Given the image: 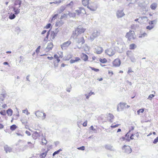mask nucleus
<instances>
[{
	"instance_id": "obj_1",
	"label": "nucleus",
	"mask_w": 158,
	"mask_h": 158,
	"mask_svg": "<svg viewBox=\"0 0 158 158\" xmlns=\"http://www.w3.org/2000/svg\"><path fill=\"white\" fill-rule=\"evenodd\" d=\"M85 31V29H84L81 26H78L75 30L73 31L71 38L75 39L77 38V37H78L80 34L84 33Z\"/></svg>"
},
{
	"instance_id": "obj_2",
	"label": "nucleus",
	"mask_w": 158,
	"mask_h": 158,
	"mask_svg": "<svg viewBox=\"0 0 158 158\" xmlns=\"http://www.w3.org/2000/svg\"><path fill=\"white\" fill-rule=\"evenodd\" d=\"M13 2L14 4L12 7L13 11L15 14L18 15L20 13V9L19 8L21 6L22 1L20 0H14Z\"/></svg>"
},
{
	"instance_id": "obj_3",
	"label": "nucleus",
	"mask_w": 158,
	"mask_h": 158,
	"mask_svg": "<svg viewBox=\"0 0 158 158\" xmlns=\"http://www.w3.org/2000/svg\"><path fill=\"white\" fill-rule=\"evenodd\" d=\"M126 37L127 38L128 40L130 41L132 40H135L136 38V35L134 31L130 30L127 33Z\"/></svg>"
},
{
	"instance_id": "obj_4",
	"label": "nucleus",
	"mask_w": 158,
	"mask_h": 158,
	"mask_svg": "<svg viewBox=\"0 0 158 158\" xmlns=\"http://www.w3.org/2000/svg\"><path fill=\"white\" fill-rule=\"evenodd\" d=\"M35 114L38 118H41L43 120L44 119L46 116V114L45 113L39 111L35 112Z\"/></svg>"
},
{
	"instance_id": "obj_5",
	"label": "nucleus",
	"mask_w": 158,
	"mask_h": 158,
	"mask_svg": "<svg viewBox=\"0 0 158 158\" xmlns=\"http://www.w3.org/2000/svg\"><path fill=\"white\" fill-rule=\"evenodd\" d=\"M122 149L124 152L127 154L130 153L132 152L131 149L128 145H124L122 147Z\"/></svg>"
},
{
	"instance_id": "obj_6",
	"label": "nucleus",
	"mask_w": 158,
	"mask_h": 158,
	"mask_svg": "<svg viewBox=\"0 0 158 158\" xmlns=\"http://www.w3.org/2000/svg\"><path fill=\"white\" fill-rule=\"evenodd\" d=\"M100 35V32L98 31L95 30L90 37V39L91 41H93L96 37Z\"/></svg>"
},
{
	"instance_id": "obj_7",
	"label": "nucleus",
	"mask_w": 158,
	"mask_h": 158,
	"mask_svg": "<svg viewBox=\"0 0 158 158\" xmlns=\"http://www.w3.org/2000/svg\"><path fill=\"white\" fill-rule=\"evenodd\" d=\"M106 53L109 56H112L114 55L115 52V51L114 49L109 48L106 50L105 51Z\"/></svg>"
},
{
	"instance_id": "obj_8",
	"label": "nucleus",
	"mask_w": 158,
	"mask_h": 158,
	"mask_svg": "<svg viewBox=\"0 0 158 158\" xmlns=\"http://www.w3.org/2000/svg\"><path fill=\"white\" fill-rule=\"evenodd\" d=\"M71 43V42L70 40L64 43L61 45V48L62 50L66 49Z\"/></svg>"
},
{
	"instance_id": "obj_9",
	"label": "nucleus",
	"mask_w": 158,
	"mask_h": 158,
	"mask_svg": "<svg viewBox=\"0 0 158 158\" xmlns=\"http://www.w3.org/2000/svg\"><path fill=\"white\" fill-rule=\"evenodd\" d=\"M125 15L123 10H118L116 12V15L118 18H122Z\"/></svg>"
},
{
	"instance_id": "obj_10",
	"label": "nucleus",
	"mask_w": 158,
	"mask_h": 158,
	"mask_svg": "<svg viewBox=\"0 0 158 158\" xmlns=\"http://www.w3.org/2000/svg\"><path fill=\"white\" fill-rule=\"evenodd\" d=\"M113 64L114 66L118 67L121 64V61L119 59L117 58L113 61Z\"/></svg>"
},
{
	"instance_id": "obj_11",
	"label": "nucleus",
	"mask_w": 158,
	"mask_h": 158,
	"mask_svg": "<svg viewBox=\"0 0 158 158\" xmlns=\"http://www.w3.org/2000/svg\"><path fill=\"white\" fill-rule=\"evenodd\" d=\"M76 41L78 44H80L81 43V44H83L85 43V40H84V38L83 37H82L80 38H78V37H77V38L75 39H74Z\"/></svg>"
},
{
	"instance_id": "obj_12",
	"label": "nucleus",
	"mask_w": 158,
	"mask_h": 158,
	"mask_svg": "<svg viewBox=\"0 0 158 158\" xmlns=\"http://www.w3.org/2000/svg\"><path fill=\"white\" fill-rule=\"evenodd\" d=\"M65 8L66 6H62L57 9L56 12L57 14H60L65 10Z\"/></svg>"
},
{
	"instance_id": "obj_13",
	"label": "nucleus",
	"mask_w": 158,
	"mask_h": 158,
	"mask_svg": "<svg viewBox=\"0 0 158 158\" xmlns=\"http://www.w3.org/2000/svg\"><path fill=\"white\" fill-rule=\"evenodd\" d=\"M40 133H38L36 131L35 132L32 134V137L35 139H36L37 138H39V137H40Z\"/></svg>"
},
{
	"instance_id": "obj_14",
	"label": "nucleus",
	"mask_w": 158,
	"mask_h": 158,
	"mask_svg": "<svg viewBox=\"0 0 158 158\" xmlns=\"http://www.w3.org/2000/svg\"><path fill=\"white\" fill-rule=\"evenodd\" d=\"M53 44L51 42L48 43L46 48V50L48 51L51 50L53 48Z\"/></svg>"
},
{
	"instance_id": "obj_15",
	"label": "nucleus",
	"mask_w": 158,
	"mask_h": 158,
	"mask_svg": "<svg viewBox=\"0 0 158 158\" xmlns=\"http://www.w3.org/2000/svg\"><path fill=\"white\" fill-rule=\"evenodd\" d=\"M80 60L81 59L79 57H76L74 59H71L70 61V62L71 64H73Z\"/></svg>"
},
{
	"instance_id": "obj_16",
	"label": "nucleus",
	"mask_w": 158,
	"mask_h": 158,
	"mask_svg": "<svg viewBox=\"0 0 158 158\" xmlns=\"http://www.w3.org/2000/svg\"><path fill=\"white\" fill-rule=\"evenodd\" d=\"M89 0H82V4L85 6H87L89 3L90 4L91 3V2L89 3Z\"/></svg>"
},
{
	"instance_id": "obj_17",
	"label": "nucleus",
	"mask_w": 158,
	"mask_h": 158,
	"mask_svg": "<svg viewBox=\"0 0 158 158\" xmlns=\"http://www.w3.org/2000/svg\"><path fill=\"white\" fill-rule=\"evenodd\" d=\"M127 103H126L120 102L118 106H119L120 109L121 110H123L125 108V106L126 105Z\"/></svg>"
},
{
	"instance_id": "obj_18",
	"label": "nucleus",
	"mask_w": 158,
	"mask_h": 158,
	"mask_svg": "<svg viewBox=\"0 0 158 158\" xmlns=\"http://www.w3.org/2000/svg\"><path fill=\"white\" fill-rule=\"evenodd\" d=\"M96 50V52L98 54H101L103 51L102 48L100 47H98Z\"/></svg>"
},
{
	"instance_id": "obj_19",
	"label": "nucleus",
	"mask_w": 158,
	"mask_h": 158,
	"mask_svg": "<svg viewBox=\"0 0 158 158\" xmlns=\"http://www.w3.org/2000/svg\"><path fill=\"white\" fill-rule=\"evenodd\" d=\"M4 149L6 151V153H7L8 152H10L12 151L11 148L7 146V145H6L4 147Z\"/></svg>"
},
{
	"instance_id": "obj_20",
	"label": "nucleus",
	"mask_w": 158,
	"mask_h": 158,
	"mask_svg": "<svg viewBox=\"0 0 158 158\" xmlns=\"http://www.w3.org/2000/svg\"><path fill=\"white\" fill-rule=\"evenodd\" d=\"M105 148L106 149L109 150L111 151H114L113 146L110 144H106L105 146Z\"/></svg>"
},
{
	"instance_id": "obj_21",
	"label": "nucleus",
	"mask_w": 158,
	"mask_h": 158,
	"mask_svg": "<svg viewBox=\"0 0 158 158\" xmlns=\"http://www.w3.org/2000/svg\"><path fill=\"white\" fill-rule=\"evenodd\" d=\"M6 113L9 116H11L13 113V110L9 108L6 110Z\"/></svg>"
},
{
	"instance_id": "obj_22",
	"label": "nucleus",
	"mask_w": 158,
	"mask_h": 158,
	"mask_svg": "<svg viewBox=\"0 0 158 158\" xmlns=\"http://www.w3.org/2000/svg\"><path fill=\"white\" fill-rule=\"evenodd\" d=\"M157 6V4L156 3H152L151 6L150 7L152 10H155Z\"/></svg>"
},
{
	"instance_id": "obj_23",
	"label": "nucleus",
	"mask_w": 158,
	"mask_h": 158,
	"mask_svg": "<svg viewBox=\"0 0 158 158\" xmlns=\"http://www.w3.org/2000/svg\"><path fill=\"white\" fill-rule=\"evenodd\" d=\"M15 14H13L12 13H11L10 15L9 16V18L10 19H15L16 16L15 15Z\"/></svg>"
},
{
	"instance_id": "obj_24",
	"label": "nucleus",
	"mask_w": 158,
	"mask_h": 158,
	"mask_svg": "<svg viewBox=\"0 0 158 158\" xmlns=\"http://www.w3.org/2000/svg\"><path fill=\"white\" fill-rule=\"evenodd\" d=\"M126 54L129 58L133 56V53L131 51H127Z\"/></svg>"
},
{
	"instance_id": "obj_25",
	"label": "nucleus",
	"mask_w": 158,
	"mask_h": 158,
	"mask_svg": "<svg viewBox=\"0 0 158 158\" xmlns=\"http://www.w3.org/2000/svg\"><path fill=\"white\" fill-rule=\"evenodd\" d=\"M56 36V35L54 33V32H52V31L51 34V40L52 41V40H54L55 37Z\"/></svg>"
},
{
	"instance_id": "obj_26",
	"label": "nucleus",
	"mask_w": 158,
	"mask_h": 158,
	"mask_svg": "<svg viewBox=\"0 0 158 158\" xmlns=\"http://www.w3.org/2000/svg\"><path fill=\"white\" fill-rule=\"evenodd\" d=\"M136 47V45L134 44H131L129 46L130 49H131V50L134 49Z\"/></svg>"
},
{
	"instance_id": "obj_27",
	"label": "nucleus",
	"mask_w": 158,
	"mask_h": 158,
	"mask_svg": "<svg viewBox=\"0 0 158 158\" xmlns=\"http://www.w3.org/2000/svg\"><path fill=\"white\" fill-rule=\"evenodd\" d=\"M87 8L88 9H89L91 11H95L96 10L97 7V6H96L94 7L91 8L90 6H89L88 5L87 6Z\"/></svg>"
},
{
	"instance_id": "obj_28",
	"label": "nucleus",
	"mask_w": 158,
	"mask_h": 158,
	"mask_svg": "<svg viewBox=\"0 0 158 158\" xmlns=\"http://www.w3.org/2000/svg\"><path fill=\"white\" fill-rule=\"evenodd\" d=\"M47 152L48 151H46L45 152L41 153L40 155V158H44L47 155Z\"/></svg>"
},
{
	"instance_id": "obj_29",
	"label": "nucleus",
	"mask_w": 158,
	"mask_h": 158,
	"mask_svg": "<svg viewBox=\"0 0 158 158\" xmlns=\"http://www.w3.org/2000/svg\"><path fill=\"white\" fill-rule=\"evenodd\" d=\"M17 127V126L15 125L14 124L10 127V129L12 131H14L16 128Z\"/></svg>"
},
{
	"instance_id": "obj_30",
	"label": "nucleus",
	"mask_w": 158,
	"mask_h": 158,
	"mask_svg": "<svg viewBox=\"0 0 158 158\" xmlns=\"http://www.w3.org/2000/svg\"><path fill=\"white\" fill-rule=\"evenodd\" d=\"M139 18L141 19L142 20H143V21H147L148 20L147 17L146 16L141 17Z\"/></svg>"
},
{
	"instance_id": "obj_31",
	"label": "nucleus",
	"mask_w": 158,
	"mask_h": 158,
	"mask_svg": "<svg viewBox=\"0 0 158 158\" xmlns=\"http://www.w3.org/2000/svg\"><path fill=\"white\" fill-rule=\"evenodd\" d=\"M73 1H71L69 3L67 4L66 5V6L69 7L70 8H72L73 7Z\"/></svg>"
},
{
	"instance_id": "obj_32",
	"label": "nucleus",
	"mask_w": 158,
	"mask_h": 158,
	"mask_svg": "<svg viewBox=\"0 0 158 158\" xmlns=\"http://www.w3.org/2000/svg\"><path fill=\"white\" fill-rule=\"evenodd\" d=\"M42 141H41V144L43 145H45L47 143V141L46 140L45 138L44 139H42Z\"/></svg>"
},
{
	"instance_id": "obj_33",
	"label": "nucleus",
	"mask_w": 158,
	"mask_h": 158,
	"mask_svg": "<svg viewBox=\"0 0 158 158\" xmlns=\"http://www.w3.org/2000/svg\"><path fill=\"white\" fill-rule=\"evenodd\" d=\"M108 116L110 117L111 119L110 120V121L112 122V121L111 120V119H113L114 117V116L111 114L109 113L108 114Z\"/></svg>"
},
{
	"instance_id": "obj_34",
	"label": "nucleus",
	"mask_w": 158,
	"mask_h": 158,
	"mask_svg": "<svg viewBox=\"0 0 158 158\" xmlns=\"http://www.w3.org/2000/svg\"><path fill=\"white\" fill-rule=\"evenodd\" d=\"M100 61L102 63H105L107 62V60L105 58H104L103 59H100Z\"/></svg>"
},
{
	"instance_id": "obj_35",
	"label": "nucleus",
	"mask_w": 158,
	"mask_h": 158,
	"mask_svg": "<svg viewBox=\"0 0 158 158\" xmlns=\"http://www.w3.org/2000/svg\"><path fill=\"white\" fill-rule=\"evenodd\" d=\"M157 22L156 20H155L152 21H149L148 23L150 25H152L154 23H156Z\"/></svg>"
},
{
	"instance_id": "obj_36",
	"label": "nucleus",
	"mask_w": 158,
	"mask_h": 158,
	"mask_svg": "<svg viewBox=\"0 0 158 158\" xmlns=\"http://www.w3.org/2000/svg\"><path fill=\"white\" fill-rule=\"evenodd\" d=\"M69 15L70 17H74L76 16V13H69Z\"/></svg>"
},
{
	"instance_id": "obj_37",
	"label": "nucleus",
	"mask_w": 158,
	"mask_h": 158,
	"mask_svg": "<svg viewBox=\"0 0 158 158\" xmlns=\"http://www.w3.org/2000/svg\"><path fill=\"white\" fill-rule=\"evenodd\" d=\"M130 59L131 60V61L132 62H135L136 61V60L133 56L130 57Z\"/></svg>"
},
{
	"instance_id": "obj_38",
	"label": "nucleus",
	"mask_w": 158,
	"mask_h": 158,
	"mask_svg": "<svg viewBox=\"0 0 158 158\" xmlns=\"http://www.w3.org/2000/svg\"><path fill=\"white\" fill-rule=\"evenodd\" d=\"M83 60L84 61H86L88 60V56L86 54H85L83 55Z\"/></svg>"
},
{
	"instance_id": "obj_39",
	"label": "nucleus",
	"mask_w": 158,
	"mask_h": 158,
	"mask_svg": "<svg viewBox=\"0 0 158 158\" xmlns=\"http://www.w3.org/2000/svg\"><path fill=\"white\" fill-rule=\"evenodd\" d=\"M154 27V26H148L146 27V29L149 30H151Z\"/></svg>"
},
{
	"instance_id": "obj_40",
	"label": "nucleus",
	"mask_w": 158,
	"mask_h": 158,
	"mask_svg": "<svg viewBox=\"0 0 158 158\" xmlns=\"http://www.w3.org/2000/svg\"><path fill=\"white\" fill-rule=\"evenodd\" d=\"M144 111L143 109H141L138 110L137 113L138 114H139L140 113H143Z\"/></svg>"
},
{
	"instance_id": "obj_41",
	"label": "nucleus",
	"mask_w": 158,
	"mask_h": 158,
	"mask_svg": "<svg viewBox=\"0 0 158 158\" xmlns=\"http://www.w3.org/2000/svg\"><path fill=\"white\" fill-rule=\"evenodd\" d=\"M67 15L65 14H64L63 15H61L60 17L61 19H63L64 18H67Z\"/></svg>"
},
{
	"instance_id": "obj_42",
	"label": "nucleus",
	"mask_w": 158,
	"mask_h": 158,
	"mask_svg": "<svg viewBox=\"0 0 158 158\" xmlns=\"http://www.w3.org/2000/svg\"><path fill=\"white\" fill-rule=\"evenodd\" d=\"M154 96L155 95L154 94H151L149 95L148 99L149 100H151L152 99V98L154 97Z\"/></svg>"
},
{
	"instance_id": "obj_43",
	"label": "nucleus",
	"mask_w": 158,
	"mask_h": 158,
	"mask_svg": "<svg viewBox=\"0 0 158 158\" xmlns=\"http://www.w3.org/2000/svg\"><path fill=\"white\" fill-rule=\"evenodd\" d=\"M40 46H39L38 48H37V49H36L35 52H36L38 54L40 52Z\"/></svg>"
},
{
	"instance_id": "obj_44",
	"label": "nucleus",
	"mask_w": 158,
	"mask_h": 158,
	"mask_svg": "<svg viewBox=\"0 0 158 158\" xmlns=\"http://www.w3.org/2000/svg\"><path fill=\"white\" fill-rule=\"evenodd\" d=\"M147 34L145 33H144L143 34H142L141 35H140L139 36V38H142L143 37H144L145 36H147Z\"/></svg>"
},
{
	"instance_id": "obj_45",
	"label": "nucleus",
	"mask_w": 158,
	"mask_h": 158,
	"mask_svg": "<svg viewBox=\"0 0 158 158\" xmlns=\"http://www.w3.org/2000/svg\"><path fill=\"white\" fill-rule=\"evenodd\" d=\"M90 68L93 70L95 72H98L99 71V69H96L94 67H90Z\"/></svg>"
},
{
	"instance_id": "obj_46",
	"label": "nucleus",
	"mask_w": 158,
	"mask_h": 158,
	"mask_svg": "<svg viewBox=\"0 0 158 158\" xmlns=\"http://www.w3.org/2000/svg\"><path fill=\"white\" fill-rule=\"evenodd\" d=\"M0 113L1 115H5L6 114L5 111V110H2L0 112Z\"/></svg>"
},
{
	"instance_id": "obj_47",
	"label": "nucleus",
	"mask_w": 158,
	"mask_h": 158,
	"mask_svg": "<svg viewBox=\"0 0 158 158\" xmlns=\"http://www.w3.org/2000/svg\"><path fill=\"white\" fill-rule=\"evenodd\" d=\"M158 142V136L157 137L156 139H155L153 141V143L154 144H156Z\"/></svg>"
},
{
	"instance_id": "obj_48",
	"label": "nucleus",
	"mask_w": 158,
	"mask_h": 158,
	"mask_svg": "<svg viewBox=\"0 0 158 158\" xmlns=\"http://www.w3.org/2000/svg\"><path fill=\"white\" fill-rule=\"evenodd\" d=\"M75 11L78 15L80 14L81 12V10L79 9L78 10H76Z\"/></svg>"
},
{
	"instance_id": "obj_49",
	"label": "nucleus",
	"mask_w": 158,
	"mask_h": 158,
	"mask_svg": "<svg viewBox=\"0 0 158 158\" xmlns=\"http://www.w3.org/2000/svg\"><path fill=\"white\" fill-rule=\"evenodd\" d=\"M16 133L18 136H23L24 135V134L22 133V132L19 133L18 132H16Z\"/></svg>"
},
{
	"instance_id": "obj_50",
	"label": "nucleus",
	"mask_w": 158,
	"mask_h": 158,
	"mask_svg": "<svg viewBox=\"0 0 158 158\" xmlns=\"http://www.w3.org/2000/svg\"><path fill=\"white\" fill-rule=\"evenodd\" d=\"M51 23H49L47 24V25L44 27V28L46 29H48L51 26Z\"/></svg>"
},
{
	"instance_id": "obj_51",
	"label": "nucleus",
	"mask_w": 158,
	"mask_h": 158,
	"mask_svg": "<svg viewBox=\"0 0 158 158\" xmlns=\"http://www.w3.org/2000/svg\"><path fill=\"white\" fill-rule=\"evenodd\" d=\"M119 125V124H116L115 125H113V124H112V125L110 127L111 128H114L118 127Z\"/></svg>"
},
{
	"instance_id": "obj_52",
	"label": "nucleus",
	"mask_w": 158,
	"mask_h": 158,
	"mask_svg": "<svg viewBox=\"0 0 158 158\" xmlns=\"http://www.w3.org/2000/svg\"><path fill=\"white\" fill-rule=\"evenodd\" d=\"M131 131V130H130L129 131H128V132L127 134L125 135V137L126 138H126L127 139H129V132Z\"/></svg>"
},
{
	"instance_id": "obj_53",
	"label": "nucleus",
	"mask_w": 158,
	"mask_h": 158,
	"mask_svg": "<svg viewBox=\"0 0 158 158\" xmlns=\"http://www.w3.org/2000/svg\"><path fill=\"white\" fill-rule=\"evenodd\" d=\"M59 30L58 28H56L55 29V31H52V32H54V33L56 35H57V33H58V32L59 31Z\"/></svg>"
},
{
	"instance_id": "obj_54",
	"label": "nucleus",
	"mask_w": 158,
	"mask_h": 158,
	"mask_svg": "<svg viewBox=\"0 0 158 158\" xmlns=\"http://www.w3.org/2000/svg\"><path fill=\"white\" fill-rule=\"evenodd\" d=\"M85 147L84 146H82V147H79L78 148V149L79 150H85Z\"/></svg>"
},
{
	"instance_id": "obj_55",
	"label": "nucleus",
	"mask_w": 158,
	"mask_h": 158,
	"mask_svg": "<svg viewBox=\"0 0 158 158\" xmlns=\"http://www.w3.org/2000/svg\"><path fill=\"white\" fill-rule=\"evenodd\" d=\"M50 30H49L47 32V35H46V38L47 39H48V36H49V35L50 34Z\"/></svg>"
},
{
	"instance_id": "obj_56",
	"label": "nucleus",
	"mask_w": 158,
	"mask_h": 158,
	"mask_svg": "<svg viewBox=\"0 0 158 158\" xmlns=\"http://www.w3.org/2000/svg\"><path fill=\"white\" fill-rule=\"evenodd\" d=\"M132 72H133V71H132L131 68H128V70L127 71V73L129 74L130 73Z\"/></svg>"
},
{
	"instance_id": "obj_57",
	"label": "nucleus",
	"mask_w": 158,
	"mask_h": 158,
	"mask_svg": "<svg viewBox=\"0 0 158 158\" xmlns=\"http://www.w3.org/2000/svg\"><path fill=\"white\" fill-rule=\"evenodd\" d=\"M25 133L28 136H30L31 135L30 132L28 131H26Z\"/></svg>"
},
{
	"instance_id": "obj_58",
	"label": "nucleus",
	"mask_w": 158,
	"mask_h": 158,
	"mask_svg": "<svg viewBox=\"0 0 158 158\" xmlns=\"http://www.w3.org/2000/svg\"><path fill=\"white\" fill-rule=\"evenodd\" d=\"M89 96H91L92 94H94V93L93 92H92L91 91L88 94H87Z\"/></svg>"
},
{
	"instance_id": "obj_59",
	"label": "nucleus",
	"mask_w": 158,
	"mask_h": 158,
	"mask_svg": "<svg viewBox=\"0 0 158 158\" xmlns=\"http://www.w3.org/2000/svg\"><path fill=\"white\" fill-rule=\"evenodd\" d=\"M83 125L84 127L86 126L87 125V121H86L83 123Z\"/></svg>"
},
{
	"instance_id": "obj_60",
	"label": "nucleus",
	"mask_w": 158,
	"mask_h": 158,
	"mask_svg": "<svg viewBox=\"0 0 158 158\" xmlns=\"http://www.w3.org/2000/svg\"><path fill=\"white\" fill-rule=\"evenodd\" d=\"M122 139H123V140H126L127 141H130V139H127V138H126L125 137H123L122 138Z\"/></svg>"
},
{
	"instance_id": "obj_61",
	"label": "nucleus",
	"mask_w": 158,
	"mask_h": 158,
	"mask_svg": "<svg viewBox=\"0 0 158 158\" xmlns=\"http://www.w3.org/2000/svg\"><path fill=\"white\" fill-rule=\"evenodd\" d=\"M59 153L57 151H56L53 154H52V156H55L56 155V154H58Z\"/></svg>"
},
{
	"instance_id": "obj_62",
	"label": "nucleus",
	"mask_w": 158,
	"mask_h": 158,
	"mask_svg": "<svg viewBox=\"0 0 158 158\" xmlns=\"http://www.w3.org/2000/svg\"><path fill=\"white\" fill-rule=\"evenodd\" d=\"M29 76H30V75H29L27 76L26 78V80L27 81H30V80H29Z\"/></svg>"
},
{
	"instance_id": "obj_63",
	"label": "nucleus",
	"mask_w": 158,
	"mask_h": 158,
	"mask_svg": "<svg viewBox=\"0 0 158 158\" xmlns=\"http://www.w3.org/2000/svg\"><path fill=\"white\" fill-rule=\"evenodd\" d=\"M54 57L55 58V59H58V58H59V57H58V55H57V54H55L54 55Z\"/></svg>"
},
{
	"instance_id": "obj_64",
	"label": "nucleus",
	"mask_w": 158,
	"mask_h": 158,
	"mask_svg": "<svg viewBox=\"0 0 158 158\" xmlns=\"http://www.w3.org/2000/svg\"><path fill=\"white\" fill-rule=\"evenodd\" d=\"M85 95L86 96V98L87 99H88L90 97L87 94H85Z\"/></svg>"
}]
</instances>
